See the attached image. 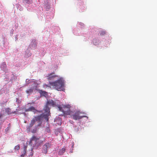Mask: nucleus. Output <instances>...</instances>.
<instances>
[{"label":"nucleus","mask_w":157,"mask_h":157,"mask_svg":"<svg viewBox=\"0 0 157 157\" xmlns=\"http://www.w3.org/2000/svg\"><path fill=\"white\" fill-rule=\"evenodd\" d=\"M44 111L45 113L47 114H49L50 113V109L48 107V105L46 104V105L44 108Z\"/></svg>","instance_id":"nucleus-11"},{"label":"nucleus","mask_w":157,"mask_h":157,"mask_svg":"<svg viewBox=\"0 0 157 157\" xmlns=\"http://www.w3.org/2000/svg\"><path fill=\"white\" fill-rule=\"evenodd\" d=\"M66 149L65 147L62 148L61 149L59 150L58 152V155H63Z\"/></svg>","instance_id":"nucleus-12"},{"label":"nucleus","mask_w":157,"mask_h":157,"mask_svg":"<svg viewBox=\"0 0 157 157\" xmlns=\"http://www.w3.org/2000/svg\"><path fill=\"white\" fill-rule=\"evenodd\" d=\"M25 2L27 4H30L33 2L32 0H24Z\"/></svg>","instance_id":"nucleus-16"},{"label":"nucleus","mask_w":157,"mask_h":157,"mask_svg":"<svg viewBox=\"0 0 157 157\" xmlns=\"http://www.w3.org/2000/svg\"><path fill=\"white\" fill-rule=\"evenodd\" d=\"M26 151L25 150H23V153L21 155V156L22 157H23L26 154Z\"/></svg>","instance_id":"nucleus-19"},{"label":"nucleus","mask_w":157,"mask_h":157,"mask_svg":"<svg viewBox=\"0 0 157 157\" xmlns=\"http://www.w3.org/2000/svg\"><path fill=\"white\" fill-rule=\"evenodd\" d=\"M43 142V140H40V138L34 136H33L32 137L30 141V143L31 144L34 143L35 145L37 146H39L41 145Z\"/></svg>","instance_id":"nucleus-3"},{"label":"nucleus","mask_w":157,"mask_h":157,"mask_svg":"<svg viewBox=\"0 0 157 157\" xmlns=\"http://www.w3.org/2000/svg\"><path fill=\"white\" fill-rule=\"evenodd\" d=\"M47 77V79L48 80H54L56 77H58V76L55 75L54 72H53L49 75Z\"/></svg>","instance_id":"nucleus-8"},{"label":"nucleus","mask_w":157,"mask_h":157,"mask_svg":"<svg viewBox=\"0 0 157 157\" xmlns=\"http://www.w3.org/2000/svg\"><path fill=\"white\" fill-rule=\"evenodd\" d=\"M41 118V116H40L34 117L31 121V122L29 124V127L30 128L32 127L36 121H40Z\"/></svg>","instance_id":"nucleus-4"},{"label":"nucleus","mask_w":157,"mask_h":157,"mask_svg":"<svg viewBox=\"0 0 157 157\" xmlns=\"http://www.w3.org/2000/svg\"><path fill=\"white\" fill-rule=\"evenodd\" d=\"M93 42L95 45H98L99 44L98 41L97 39H94Z\"/></svg>","instance_id":"nucleus-13"},{"label":"nucleus","mask_w":157,"mask_h":157,"mask_svg":"<svg viewBox=\"0 0 157 157\" xmlns=\"http://www.w3.org/2000/svg\"><path fill=\"white\" fill-rule=\"evenodd\" d=\"M51 146V144L48 143H46L43 146V152L46 154L47 152V150L49 149Z\"/></svg>","instance_id":"nucleus-7"},{"label":"nucleus","mask_w":157,"mask_h":157,"mask_svg":"<svg viewBox=\"0 0 157 157\" xmlns=\"http://www.w3.org/2000/svg\"><path fill=\"white\" fill-rule=\"evenodd\" d=\"M30 104H30V103H29V104H28L27 105L26 107H27L28 106H29V105H30Z\"/></svg>","instance_id":"nucleus-23"},{"label":"nucleus","mask_w":157,"mask_h":157,"mask_svg":"<svg viewBox=\"0 0 157 157\" xmlns=\"http://www.w3.org/2000/svg\"><path fill=\"white\" fill-rule=\"evenodd\" d=\"M2 115L1 113L0 114V118L2 117Z\"/></svg>","instance_id":"nucleus-24"},{"label":"nucleus","mask_w":157,"mask_h":157,"mask_svg":"<svg viewBox=\"0 0 157 157\" xmlns=\"http://www.w3.org/2000/svg\"><path fill=\"white\" fill-rule=\"evenodd\" d=\"M46 130L47 132H49L50 131V129L49 128L47 127L46 129Z\"/></svg>","instance_id":"nucleus-22"},{"label":"nucleus","mask_w":157,"mask_h":157,"mask_svg":"<svg viewBox=\"0 0 157 157\" xmlns=\"http://www.w3.org/2000/svg\"><path fill=\"white\" fill-rule=\"evenodd\" d=\"M106 32L105 31H101L99 32V34L100 35L103 36L105 34Z\"/></svg>","instance_id":"nucleus-15"},{"label":"nucleus","mask_w":157,"mask_h":157,"mask_svg":"<svg viewBox=\"0 0 157 157\" xmlns=\"http://www.w3.org/2000/svg\"><path fill=\"white\" fill-rule=\"evenodd\" d=\"M49 84L58 91L63 90L64 89V82L62 78H60L56 81L49 82Z\"/></svg>","instance_id":"nucleus-1"},{"label":"nucleus","mask_w":157,"mask_h":157,"mask_svg":"<svg viewBox=\"0 0 157 157\" xmlns=\"http://www.w3.org/2000/svg\"><path fill=\"white\" fill-rule=\"evenodd\" d=\"M46 104L48 106H52L53 107L55 106L56 105V102L52 100H49L48 101Z\"/></svg>","instance_id":"nucleus-9"},{"label":"nucleus","mask_w":157,"mask_h":157,"mask_svg":"<svg viewBox=\"0 0 157 157\" xmlns=\"http://www.w3.org/2000/svg\"><path fill=\"white\" fill-rule=\"evenodd\" d=\"M42 94L45 96L47 94V92L45 91H42Z\"/></svg>","instance_id":"nucleus-20"},{"label":"nucleus","mask_w":157,"mask_h":157,"mask_svg":"<svg viewBox=\"0 0 157 157\" xmlns=\"http://www.w3.org/2000/svg\"><path fill=\"white\" fill-rule=\"evenodd\" d=\"M5 112L7 113L8 114H11V110L9 108H7L5 109Z\"/></svg>","instance_id":"nucleus-14"},{"label":"nucleus","mask_w":157,"mask_h":157,"mask_svg":"<svg viewBox=\"0 0 157 157\" xmlns=\"http://www.w3.org/2000/svg\"><path fill=\"white\" fill-rule=\"evenodd\" d=\"M25 112L29 111H33L34 112H35L36 111L35 108L33 106H31L28 108H25Z\"/></svg>","instance_id":"nucleus-10"},{"label":"nucleus","mask_w":157,"mask_h":157,"mask_svg":"<svg viewBox=\"0 0 157 157\" xmlns=\"http://www.w3.org/2000/svg\"><path fill=\"white\" fill-rule=\"evenodd\" d=\"M20 148V147L19 145H17L15 146L14 147L15 149L16 150H18Z\"/></svg>","instance_id":"nucleus-18"},{"label":"nucleus","mask_w":157,"mask_h":157,"mask_svg":"<svg viewBox=\"0 0 157 157\" xmlns=\"http://www.w3.org/2000/svg\"><path fill=\"white\" fill-rule=\"evenodd\" d=\"M71 106L69 105H59L58 106L59 110L62 112L65 115H71L73 112L70 111V108Z\"/></svg>","instance_id":"nucleus-2"},{"label":"nucleus","mask_w":157,"mask_h":157,"mask_svg":"<svg viewBox=\"0 0 157 157\" xmlns=\"http://www.w3.org/2000/svg\"><path fill=\"white\" fill-rule=\"evenodd\" d=\"M79 115V113L78 112H75L74 114H73V112L72 115L70 116L71 117H72V118L73 119L75 120H79L81 119L82 117H86L85 116H80Z\"/></svg>","instance_id":"nucleus-6"},{"label":"nucleus","mask_w":157,"mask_h":157,"mask_svg":"<svg viewBox=\"0 0 157 157\" xmlns=\"http://www.w3.org/2000/svg\"><path fill=\"white\" fill-rule=\"evenodd\" d=\"M27 146L24 145L23 150H25V151H26L27 150Z\"/></svg>","instance_id":"nucleus-21"},{"label":"nucleus","mask_w":157,"mask_h":157,"mask_svg":"<svg viewBox=\"0 0 157 157\" xmlns=\"http://www.w3.org/2000/svg\"><path fill=\"white\" fill-rule=\"evenodd\" d=\"M49 114H46L45 115H44V117L47 121H48V117L49 115Z\"/></svg>","instance_id":"nucleus-17"},{"label":"nucleus","mask_w":157,"mask_h":157,"mask_svg":"<svg viewBox=\"0 0 157 157\" xmlns=\"http://www.w3.org/2000/svg\"><path fill=\"white\" fill-rule=\"evenodd\" d=\"M33 83L34 86H33L31 88L26 90V93L29 94V95H30L33 92L34 89H35L36 90V89L37 86L38 85V84L36 81L33 82Z\"/></svg>","instance_id":"nucleus-5"}]
</instances>
